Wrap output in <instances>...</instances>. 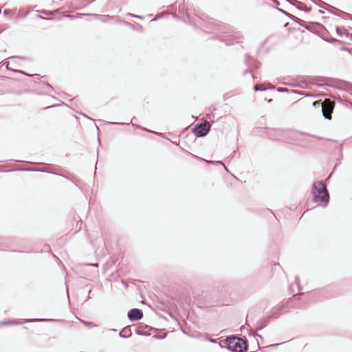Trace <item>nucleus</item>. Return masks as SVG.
Returning <instances> with one entry per match:
<instances>
[{"mask_svg":"<svg viewBox=\"0 0 352 352\" xmlns=\"http://www.w3.org/2000/svg\"><path fill=\"white\" fill-rule=\"evenodd\" d=\"M312 194L314 201L318 203V205L325 206L328 203L329 196L323 182H316L314 184Z\"/></svg>","mask_w":352,"mask_h":352,"instance_id":"f257e3e1","label":"nucleus"},{"mask_svg":"<svg viewBox=\"0 0 352 352\" xmlns=\"http://www.w3.org/2000/svg\"><path fill=\"white\" fill-rule=\"evenodd\" d=\"M228 348L234 352H243L247 345L244 340L238 338H230L228 340Z\"/></svg>","mask_w":352,"mask_h":352,"instance_id":"f03ea898","label":"nucleus"},{"mask_svg":"<svg viewBox=\"0 0 352 352\" xmlns=\"http://www.w3.org/2000/svg\"><path fill=\"white\" fill-rule=\"evenodd\" d=\"M210 129V124L208 121L197 125L194 129L193 133L197 137H202L206 135Z\"/></svg>","mask_w":352,"mask_h":352,"instance_id":"7ed1b4c3","label":"nucleus"},{"mask_svg":"<svg viewBox=\"0 0 352 352\" xmlns=\"http://www.w3.org/2000/svg\"><path fill=\"white\" fill-rule=\"evenodd\" d=\"M322 109L324 116L327 119H331L333 103L329 99H326L322 103Z\"/></svg>","mask_w":352,"mask_h":352,"instance_id":"20e7f679","label":"nucleus"},{"mask_svg":"<svg viewBox=\"0 0 352 352\" xmlns=\"http://www.w3.org/2000/svg\"><path fill=\"white\" fill-rule=\"evenodd\" d=\"M143 314L139 309H133L129 311L128 317L131 320H138L142 318Z\"/></svg>","mask_w":352,"mask_h":352,"instance_id":"39448f33","label":"nucleus"},{"mask_svg":"<svg viewBox=\"0 0 352 352\" xmlns=\"http://www.w3.org/2000/svg\"><path fill=\"white\" fill-rule=\"evenodd\" d=\"M254 89H255L256 91L261 90V89H260V87H259V85H256L254 86Z\"/></svg>","mask_w":352,"mask_h":352,"instance_id":"423d86ee","label":"nucleus"}]
</instances>
